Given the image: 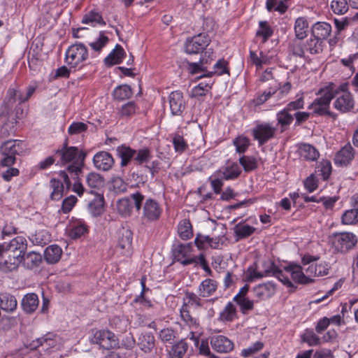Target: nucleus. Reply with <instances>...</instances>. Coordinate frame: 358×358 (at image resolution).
<instances>
[{
    "label": "nucleus",
    "instance_id": "f257e3e1",
    "mask_svg": "<svg viewBox=\"0 0 358 358\" xmlns=\"http://www.w3.org/2000/svg\"><path fill=\"white\" fill-rule=\"evenodd\" d=\"M56 154L60 156L62 164L72 162L71 164L68 166L67 171L73 180L78 179L79 175L82 173L86 152L79 151L77 147L68 146V142L66 140L62 148L56 151Z\"/></svg>",
    "mask_w": 358,
    "mask_h": 358
},
{
    "label": "nucleus",
    "instance_id": "f03ea898",
    "mask_svg": "<svg viewBox=\"0 0 358 358\" xmlns=\"http://www.w3.org/2000/svg\"><path fill=\"white\" fill-rule=\"evenodd\" d=\"M338 92L335 90V85L330 83L318 90L316 94L319 96L309 105L308 109L313 110V113L319 116L334 117V113L329 110L330 103Z\"/></svg>",
    "mask_w": 358,
    "mask_h": 358
},
{
    "label": "nucleus",
    "instance_id": "7ed1b4c3",
    "mask_svg": "<svg viewBox=\"0 0 358 358\" xmlns=\"http://www.w3.org/2000/svg\"><path fill=\"white\" fill-rule=\"evenodd\" d=\"M130 199L134 201L137 211H139L142 208L143 220L154 222L159 220L162 209L157 200L152 198H148L145 200L144 195L139 192L131 194Z\"/></svg>",
    "mask_w": 358,
    "mask_h": 358
},
{
    "label": "nucleus",
    "instance_id": "20e7f679",
    "mask_svg": "<svg viewBox=\"0 0 358 358\" xmlns=\"http://www.w3.org/2000/svg\"><path fill=\"white\" fill-rule=\"evenodd\" d=\"M25 150V144L20 140H8L0 146L2 158L1 166H11L16 162V156L20 155Z\"/></svg>",
    "mask_w": 358,
    "mask_h": 358
},
{
    "label": "nucleus",
    "instance_id": "39448f33",
    "mask_svg": "<svg viewBox=\"0 0 358 358\" xmlns=\"http://www.w3.org/2000/svg\"><path fill=\"white\" fill-rule=\"evenodd\" d=\"M329 241L335 251L345 253L354 248L357 238L352 232H336L329 236Z\"/></svg>",
    "mask_w": 358,
    "mask_h": 358
},
{
    "label": "nucleus",
    "instance_id": "423d86ee",
    "mask_svg": "<svg viewBox=\"0 0 358 358\" xmlns=\"http://www.w3.org/2000/svg\"><path fill=\"white\" fill-rule=\"evenodd\" d=\"M264 266L265 269L262 272L257 271L254 268L249 267L248 272L249 273L250 280L262 278L266 276H274L284 285H287V286L292 285L288 275H285L274 263H264Z\"/></svg>",
    "mask_w": 358,
    "mask_h": 358
},
{
    "label": "nucleus",
    "instance_id": "0eeeda50",
    "mask_svg": "<svg viewBox=\"0 0 358 358\" xmlns=\"http://www.w3.org/2000/svg\"><path fill=\"white\" fill-rule=\"evenodd\" d=\"M87 48L82 43L71 45L66 51L65 60L70 68H76L88 58Z\"/></svg>",
    "mask_w": 358,
    "mask_h": 358
},
{
    "label": "nucleus",
    "instance_id": "6e6552de",
    "mask_svg": "<svg viewBox=\"0 0 358 358\" xmlns=\"http://www.w3.org/2000/svg\"><path fill=\"white\" fill-rule=\"evenodd\" d=\"M24 102L20 91L9 88L0 107V116L8 117L13 114L14 109Z\"/></svg>",
    "mask_w": 358,
    "mask_h": 358
},
{
    "label": "nucleus",
    "instance_id": "1a4fd4ad",
    "mask_svg": "<svg viewBox=\"0 0 358 358\" xmlns=\"http://www.w3.org/2000/svg\"><path fill=\"white\" fill-rule=\"evenodd\" d=\"M335 90L338 92L334 106L341 113H346L351 110L355 106V101L352 94L347 90V85L343 84L336 87Z\"/></svg>",
    "mask_w": 358,
    "mask_h": 358
},
{
    "label": "nucleus",
    "instance_id": "9d476101",
    "mask_svg": "<svg viewBox=\"0 0 358 358\" xmlns=\"http://www.w3.org/2000/svg\"><path fill=\"white\" fill-rule=\"evenodd\" d=\"M91 341L99 345L105 350H110L119 347V339L112 331L106 329L97 330L94 332Z\"/></svg>",
    "mask_w": 358,
    "mask_h": 358
},
{
    "label": "nucleus",
    "instance_id": "9b49d317",
    "mask_svg": "<svg viewBox=\"0 0 358 358\" xmlns=\"http://www.w3.org/2000/svg\"><path fill=\"white\" fill-rule=\"evenodd\" d=\"M87 210L94 217L100 216L104 211L103 196L95 190L86 192Z\"/></svg>",
    "mask_w": 358,
    "mask_h": 358
},
{
    "label": "nucleus",
    "instance_id": "f8f14e48",
    "mask_svg": "<svg viewBox=\"0 0 358 358\" xmlns=\"http://www.w3.org/2000/svg\"><path fill=\"white\" fill-rule=\"evenodd\" d=\"M208 36L201 33L187 38L185 42V51L188 54H197L202 52L209 44Z\"/></svg>",
    "mask_w": 358,
    "mask_h": 358
},
{
    "label": "nucleus",
    "instance_id": "ddd939ff",
    "mask_svg": "<svg viewBox=\"0 0 358 358\" xmlns=\"http://www.w3.org/2000/svg\"><path fill=\"white\" fill-rule=\"evenodd\" d=\"M276 132V128L268 123L259 124L252 129L255 140L258 141L259 145H263L273 138Z\"/></svg>",
    "mask_w": 358,
    "mask_h": 358
},
{
    "label": "nucleus",
    "instance_id": "4468645a",
    "mask_svg": "<svg viewBox=\"0 0 358 358\" xmlns=\"http://www.w3.org/2000/svg\"><path fill=\"white\" fill-rule=\"evenodd\" d=\"M155 338L152 333L142 332L136 339V345L145 354H150L156 350Z\"/></svg>",
    "mask_w": 358,
    "mask_h": 358
},
{
    "label": "nucleus",
    "instance_id": "2eb2a0df",
    "mask_svg": "<svg viewBox=\"0 0 358 358\" xmlns=\"http://www.w3.org/2000/svg\"><path fill=\"white\" fill-rule=\"evenodd\" d=\"M213 349L219 353H227L234 349V343L222 335H215L210 338Z\"/></svg>",
    "mask_w": 358,
    "mask_h": 358
},
{
    "label": "nucleus",
    "instance_id": "dca6fc26",
    "mask_svg": "<svg viewBox=\"0 0 358 358\" xmlns=\"http://www.w3.org/2000/svg\"><path fill=\"white\" fill-rule=\"evenodd\" d=\"M6 253L16 254L23 257L27 248V241L23 236H17L8 243H3Z\"/></svg>",
    "mask_w": 358,
    "mask_h": 358
},
{
    "label": "nucleus",
    "instance_id": "f3484780",
    "mask_svg": "<svg viewBox=\"0 0 358 358\" xmlns=\"http://www.w3.org/2000/svg\"><path fill=\"white\" fill-rule=\"evenodd\" d=\"M169 105L172 115H180L185 108V102L182 93L175 91L169 95Z\"/></svg>",
    "mask_w": 358,
    "mask_h": 358
},
{
    "label": "nucleus",
    "instance_id": "a211bd4d",
    "mask_svg": "<svg viewBox=\"0 0 358 358\" xmlns=\"http://www.w3.org/2000/svg\"><path fill=\"white\" fill-rule=\"evenodd\" d=\"M93 163L96 169L106 171L112 168L114 159L110 153L101 151L94 156Z\"/></svg>",
    "mask_w": 358,
    "mask_h": 358
},
{
    "label": "nucleus",
    "instance_id": "6ab92c4d",
    "mask_svg": "<svg viewBox=\"0 0 358 358\" xmlns=\"http://www.w3.org/2000/svg\"><path fill=\"white\" fill-rule=\"evenodd\" d=\"M286 273H288L292 276V279L301 284H308L313 282V280L306 276L302 271V267L296 264H289L284 267Z\"/></svg>",
    "mask_w": 358,
    "mask_h": 358
},
{
    "label": "nucleus",
    "instance_id": "aec40b11",
    "mask_svg": "<svg viewBox=\"0 0 358 358\" xmlns=\"http://www.w3.org/2000/svg\"><path fill=\"white\" fill-rule=\"evenodd\" d=\"M6 259L0 262V271L8 273L16 270L22 263L23 257L16 254L6 253Z\"/></svg>",
    "mask_w": 358,
    "mask_h": 358
},
{
    "label": "nucleus",
    "instance_id": "412c9836",
    "mask_svg": "<svg viewBox=\"0 0 358 358\" xmlns=\"http://www.w3.org/2000/svg\"><path fill=\"white\" fill-rule=\"evenodd\" d=\"M331 31V24L324 22H317L311 28L312 36L317 38L322 42L330 35Z\"/></svg>",
    "mask_w": 358,
    "mask_h": 358
},
{
    "label": "nucleus",
    "instance_id": "4be33fe9",
    "mask_svg": "<svg viewBox=\"0 0 358 358\" xmlns=\"http://www.w3.org/2000/svg\"><path fill=\"white\" fill-rule=\"evenodd\" d=\"M39 299L35 293H28L22 299L21 306L23 310L29 314L33 313L38 308Z\"/></svg>",
    "mask_w": 358,
    "mask_h": 358
},
{
    "label": "nucleus",
    "instance_id": "5701e85b",
    "mask_svg": "<svg viewBox=\"0 0 358 358\" xmlns=\"http://www.w3.org/2000/svg\"><path fill=\"white\" fill-rule=\"evenodd\" d=\"M126 53L122 47L117 44L115 49L105 58L104 63L107 66H112L120 64L125 57Z\"/></svg>",
    "mask_w": 358,
    "mask_h": 358
},
{
    "label": "nucleus",
    "instance_id": "b1692460",
    "mask_svg": "<svg viewBox=\"0 0 358 358\" xmlns=\"http://www.w3.org/2000/svg\"><path fill=\"white\" fill-rule=\"evenodd\" d=\"M274 292L275 286L271 282L260 284L253 289L255 296L259 300L269 299L274 294Z\"/></svg>",
    "mask_w": 358,
    "mask_h": 358
},
{
    "label": "nucleus",
    "instance_id": "393cba45",
    "mask_svg": "<svg viewBox=\"0 0 358 358\" xmlns=\"http://www.w3.org/2000/svg\"><path fill=\"white\" fill-rule=\"evenodd\" d=\"M241 173V169L236 163L219 170L218 175L222 179L229 180L237 178Z\"/></svg>",
    "mask_w": 358,
    "mask_h": 358
},
{
    "label": "nucleus",
    "instance_id": "a878e982",
    "mask_svg": "<svg viewBox=\"0 0 358 358\" xmlns=\"http://www.w3.org/2000/svg\"><path fill=\"white\" fill-rule=\"evenodd\" d=\"M353 158V148L350 144H348L336 154L335 162L341 165H347Z\"/></svg>",
    "mask_w": 358,
    "mask_h": 358
},
{
    "label": "nucleus",
    "instance_id": "bb28decb",
    "mask_svg": "<svg viewBox=\"0 0 358 358\" xmlns=\"http://www.w3.org/2000/svg\"><path fill=\"white\" fill-rule=\"evenodd\" d=\"M42 262V256L40 253L36 252H29L23 255L22 263L24 266L29 269H33L38 267Z\"/></svg>",
    "mask_w": 358,
    "mask_h": 358
},
{
    "label": "nucleus",
    "instance_id": "cd10ccee",
    "mask_svg": "<svg viewBox=\"0 0 358 358\" xmlns=\"http://www.w3.org/2000/svg\"><path fill=\"white\" fill-rule=\"evenodd\" d=\"M62 248L57 245H52L46 248L44 251V259L48 264H55L61 258Z\"/></svg>",
    "mask_w": 358,
    "mask_h": 358
},
{
    "label": "nucleus",
    "instance_id": "c85d7f7f",
    "mask_svg": "<svg viewBox=\"0 0 358 358\" xmlns=\"http://www.w3.org/2000/svg\"><path fill=\"white\" fill-rule=\"evenodd\" d=\"M117 155L121 158L120 165L125 166L133 160L134 162L135 150L125 145L117 148Z\"/></svg>",
    "mask_w": 358,
    "mask_h": 358
},
{
    "label": "nucleus",
    "instance_id": "c756f323",
    "mask_svg": "<svg viewBox=\"0 0 358 358\" xmlns=\"http://www.w3.org/2000/svg\"><path fill=\"white\" fill-rule=\"evenodd\" d=\"M299 154L301 157L308 161H315L320 156L317 150L310 144L307 143L301 144L299 146Z\"/></svg>",
    "mask_w": 358,
    "mask_h": 358
},
{
    "label": "nucleus",
    "instance_id": "7c9ffc66",
    "mask_svg": "<svg viewBox=\"0 0 358 358\" xmlns=\"http://www.w3.org/2000/svg\"><path fill=\"white\" fill-rule=\"evenodd\" d=\"M217 287V285L215 280L212 279H206L202 281L199 286V296L202 297H208L216 291Z\"/></svg>",
    "mask_w": 358,
    "mask_h": 358
},
{
    "label": "nucleus",
    "instance_id": "2f4dec72",
    "mask_svg": "<svg viewBox=\"0 0 358 358\" xmlns=\"http://www.w3.org/2000/svg\"><path fill=\"white\" fill-rule=\"evenodd\" d=\"M17 300L15 297L9 294H0V307L7 312H13L16 309Z\"/></svg>",
    "mask_w": 358,
    "mask_h": 358
},
{
    "label": "nucleus",
    "instance_id": "473e14b6",
    "mask_svg": "<svg viewBox=\"0 0 358 358\" xmlns=\"http://www.w3.org/2000/svg\"><path fill=\"white\" fill-rule=\"evenodd\" d=\"M210 59L206 57H202L199 62H188L187 69L192 75L198 74L200 73H207L206 67L204 66L207 64Z\"/></svg>",
    "mask_w": 358,
    "mask_h": 358
},
{
    "label": "nucleus",
    "instance_id": "72a5a7b5",
    "mask_svg": "<svg viewBox=\"0 0 358 358\" xmlns=\"http://www.w3.org/2000/svg\"><path fill=\"white\" fill-rule=\"evenodd\" d=\"M308 29V23L305 17H298L294 24V31L298 39H303L306 37Z\"/></svg>",
    "mask_w": 358,
    "mask_h": 358
},
{
    "label": "nucleus",
    "instance_id": "f704fd0d",
    "mask_svg": "<svg viewBox=\"0 0 358 358\" xmlns=\"http://www.w3.org/2000/svg\"><path fill=\"white\" fill-rule=\"evenodd\" d=\"M329 266L326 262L318 264H311L306 269V272L308 275L324 276L329 273Z\"/></svg>",
    "mask_w": 358,
    "mask_h": 358
},
{
    "label": "nucleus",
    "instance_id": "c9c22d12",
    "mask_svg": "<svg viewBox=\"0 0 358 358\" xmlns=\"http://www.w3.org/2000/svg\"><path fill=\"white\" fill-rule=\"evenodd\" d=\"M50 187L52 192L50 194L52 200L58 201L61 199L64 194V184L59 180L52 178L50 182Z\"/></svg>",
    "mask_w": 358,
    "mask_h": 358
},
{
    "label": "nucleus",
    "instance_id": "e433bc0d",
    "mask_svg": "<svg viewBox=\"0 0 358 358\" xmlns=\"http://www.w3.org/2000/svg\"><path fill=\"white\" fill-rule=\"evenodd\" d=\"M180 317L182 320L190 327H197L199 325L198 319L190 315L189 307L184 303L180 308Z\"/></svg>",
    "mask_w": 358,
    "mask_h": 358
},
{
    "label": "nucleus",
    "instance_id": "4c0bfd02",
    "mask_svg": "<svg viewBox=\"0 0 358 358\" xmlns=\"http://www.w3.org/2000/svg\"><path fill=\"white\" fill-rule=\"evenodd\" d=\"M227 62L224 59H220L217 61L213 66V71H208L207 73H202L200 76H197L196 79H201L204 78H211V76L214 73H217L218 75H222L225 73H227L228 71L227 69L226 65Z\"/></svg>",
    "mask_w": 358,
    "mask_h": 358
},
{
    "label": "nucleus",
    "instance_id": "58836bf2",
    "mask_svg": "<svg viewBox=\"0 0 358 358\" xmlns=\"http://www.w3.org/2000/svg\"><path fill=\"white\" fill-rule=\"evenodd\" d=\"M305 50L310 54H319L323 50V42L313 36L304 45Z\"/></svg>",
    "mask_w": 358,
    "mask_h": 358
},
{
    "label": "nucleus",
    "instance_id": "ea45409f",
    "mask_svg": "<svg viewBox=\"0 0 358 358\" xmlns=\"http://www.w3.org/2000/svg\"><path fill=\"white\" fill-rule=\"evenodd\" d=\"M208 80L201 82L198 85L194 87L191 92L192 97L203 96L206 94L208 90L211 88L213 82L210 78H207Z\"/></svg>",
    "mask_w": 358,
    "mask_h": 358
},
{
    "label": "nucleus",
    "instance_id": "a19ab883",
    "mask_svg": "<svg viewBox=\"0 0 358 358\" xmlns=\"http://www.w3.org/2000/svg\"><path fill=\"white\" fill-rule=\"evenodd\" d=\"M82 23L90 24L92 27H95L97 24L101 25L106 24V22L101 15L99 13L94 11H90L86 14L83 17Z\"/></svg>",
    "mask_w": 358,
    "mask_h": 358
},
{
    "label": "nucleus",
    "instance_id": "79ce46f5",
    "mask_svg": "<svg viewBox=\"0 0 358 358\" xmlns=\"http://www.w3.org/2000/svg\"><path fill=\"white\" fill-rule=\"evenodd\" d=\"M293 120V116L285 108L277 113V120L281 127V132H283L291 124Z\"/></svg>",
    "mask_w": 358,
    "mask_h": 358
},
{
    "label": "nucleus",
    "instance_id": "37998d69",
    "mask_svg": "<svg viewBox=\"0 0 358 358\" xmlns=\"http://www.w3.org/2000/svg\"><path fill=\"white\" fill-rule=\"evenodd\" d=\"M273 31L266 21H260L256 36L262 37V42L265 43L273 35Z\"/></svg>",
    "mask_w": 358,
    "mask_h": 358
},
{
    "label": "nucleus",
    "instance_id": "c03bdc74",
    "mask_svg": "<svg viewBox=\"0 0 358 358\" xmlns=\"http://www.w3.org/2000/svg\"><path fill=\"white\" fill-rule=\"evenodd\" d=\"M132 95V90L129 85H122L117 87L113 91L115 99L124 100L129 99Z\"/></svg>",
    "mask_w": 358,
    "mask_h": 358
},
{
    "label": "nucleus",
    "instance_id": "a18cd8bd",
    "mask_svg": "<svg viewBox=\"0 0 358 358\" xmlns=\"http://www.w3.org/2000/svg\"><path fill=\"white\" fill-rule=\"evenodd\" d=\"M234 229L236 236L239 238H245L252 235L255 231L254 227L248 224H243L241 223L237 224Z\"/></svg>",
    "mask_w": 358,
    "mask_h": 358
},
{
    "label": "nucleus",
    "instance_id": "49530a36",
    "mask_svg": "<svg viewBox=\"0 0 358 358\" xmlns=\"http://www.w3.org/2000/svg\"><path fill=\"white\" fill-rule=\"evenodd\" d=\"M178 234L180 238L184 240H187L192 236V224L188 220H183L180 222L178 225Z\"/></svg>",
    "mask_w": 358,
    "mask_h": 358
},
{
    "label": "nucleus",
    "instance_id": "de8ad7c7",
    "mask_svg": "<svg viewBox=\"0 0 358 358\" xmlns=\"http://www.w3.org/2000/svg\"><path fill=\"white\" fill-rule=\"evenodd\" d=\"M187 348L188 344L182 340L173 345L171 351L172 358H182Z\"/></svg>",
    "mask_w": 358,
    "mask_h": 358
},
{
    "label": "nucleus",
    "instance_id": "09e8293b",
    "mask_svg": "<svg viewBox=\"0 0 358 358\" xmlns=\"http://www.w3.org/2000/svg\"><path fill=\"white\" fill-rule=\"evenodd\" d=\"M132 232L129 229H122L119 237L118 245L122 249H129L132 243Z\"/></svg>",
    "mask_w": 358,
    "mask_h": 358
},
{
    "label": "nucleus",
    "instance_id": "8fccbe9b",
    "mask_svg": "<svg viewBox=\"0 0 358 358\" xmlns=\"http://www.w3.org/2000/svg\"><path fill=\"white\" fill-rule=\"evenodd\" d=\"M236 315V310L235 306L229 302L224 309L220 313V318L222 321H232Z\"/></svg>",
    "mask_w": 358,
    "mask_h": 358
},
{
    "label": "nucleus",
    "instance_id": "3c124183",
    "mask_svg": "<svg viewBox=\"0 0 358 358\" xmlns=\"http://www.w3.org/2000/svg\"><path fill=\"white\" fill-rule=\"evenodd\" d=\"M152 158L150 151L148 148L135 150L134 162L136 164H142L148 162Z\"/></svg>",
    "mask_w": 358,
    "mask_h": 358
},
{
    "label": "nucleus",
    "instance_id": "603ef678",
    "mask_svg": "<svg viewBox=\"0 0 358 358\" xmlns=\"http://www.w3.org/2000/svg\"><path fill=\"white\" fill-rule=\"evenodd\" d=\"M109 38L104 34L103 31H100L99 38L96 41L89 43V45L95 52H100L103 47L108 43Z\"/></svg>",
    "mask_w": 358,
    "mask_h": 358
},
{
    "label": "nucleus",
    "instance_id": "864d4df0",
    "mask_svg": "<svg viewBox=\"0 0 358 358\" xmlns=\"http://www.w3.org/2000/svg\"><path fill=\"white\" fill-rule=\"evenodd\" d=\"M342 222L345 224H354L358 222V208L346 210L342 215Z\"/></svg>",
    "mask_w": 358,
    "mask_h": 358
},
{
    "label": "nucleus",
    "instance_id": "5fc2aeb1",
    "mask_svg": "<svg viewBox=\"0 0 358 358\" xmlns=\"http://www.w3.org/2000/svg\"><path fill=\"white\" fill-rule=\"evenodd\" d=\"M195 341L196 345H199V354L205 356H208L210 358H217L215 355L211 354L207 340H202L199 343L198 338L194 337V335L191 337Z\"/></svg>",
    "mask_w": 358,
    "mask_h": 358
},
{
    "label": "nucleus",
    "instance_id": "6e6d98bb",
    "mask_svg": "<svg viewBox=\"0 0 358 358\" xmlns=\"http://www.w3.org/2000/svg\"><path fill=\"white\" fill-rule=\"evenodd\" d=\"M176 331L172 328H164L159 333V337L164 343H173L176 338Z\"/></svg>",
    "mask_w": 358,
    "mask_h": 358
},
{
    "label": "nucleus",
    "instance_id": "4d7b16f0",
    "mask_svg": "<svg viewBox=\"0 0 358 358\" xmlns=\"http://www.w3.org/2000/svg\"><path fill=\"white\" fill-rule=\"evenodd\" d=\"M331 8L334 13L343 15L348 10V2L346 0H332Z\"/></svg>",
    "mask_w": 358,
    "mask_h": 358
},
{
    "label": "nucleus",
    "instance_id": "13d9d810",
    "mask_svg": "<svg viewBox=\"0 0 358 358\" xmlns=\"http://www.w3.org/2000/svg\"><path fill=\"white\" fill-rule=\"evenodd\" d=\"M87 184L92 188H98L103 183V178L98 173H90L86 178Z\"/></svg>",
    "mask_w": 358,
    "mask_h": 358
},
{
    "label": "nucleus",
    "instance_id": "bf43d9fd",
    "mask_svg": "<svg viewBox=\"0 0 358 358\" xmlns=\"http://www.w3.org/2000/svg\"><path fill=\"white\" fill-rule=\"evenodd\" d=\"M239 162L246 172L251 171L257 168V161L252 157L244 155L239 159Z\"/></svg>",
    "mask_w": 358,
    "mask_h": 358
},
{
    "label": "nucleus",
    "instance_id": "052dcab7",
    "mask_svg": "<svg viewBox=\"0 0 358 358\" xmlns=\"http://www.w3.org/2000/svg\"><path fill=\"white\" fill-rule=\"evenodd\" d=\"M264 343L262 341H257L251 346H249L247 348L243 349L241 351V356L243 357H248L252 356V355L259 352L264 348Z\"/></svg>",
    "mask_w": 358,
    "mask_h": 358
},
{
    "label": "nucleus",
    "instance_id": "680f3d73",
    "mask_svg": "<svg viewBox=\"0 0 358 358\" xmlns=\"http://www.w3.org/2000/svg\"><path fill=\"white\" fill-rule=\"evenodd\" d=\"M301 338L303 342L307 343L311 346L320 344V338L313 332V330H306L301 336Z\"/></svg>",
    "mask_w": 358,
    "mask_h": 358
},
{
    "label": "nucleus",
    "instance_id": "e2e57ef3",
    "mask_svg": "<svg viewBox=\"0 0 358 358\" xmlns=\"http://www.w3.org/2000/svg\"><path fill=\"white\" fill-rule=\"evenodd\" d=\"M234 144L236 146L237 152L243 153L248 149L250 141L247 137L238 136L234 139Z\"/></svg>",
    "mask_w": 358,
    "mask_h": 358
},
{
    "label": "nucleus",
    "instance_id": "0e129e2a",
    "mask_svg": "<svg viewBox=\"0 0 358 358\" xmlns=\"http://www.w3.org/2000/svg\"><path fill=\"white\" fill-rule=\"evenodd\" d=\"M131 204L130 199L124 198L120 199L117 202V209L119 212L124 215H130L131 212Z\"/></svg>",
    "mask_w": 358,
    "mask_h": 358
},
{
    "label": "nucleus",
    "instance_id": "69168bd1",
    "mask_svg": "<svg viewBox=\"0 0 358 358\" xmlns=\"http://www.w3.org/2000/svg\"><path fill=\"white\" fill-rule=\"evenodd\" d=\"M191 245L190 244H179L176 248L173 250V255L176 260H178V257H186L187 254L191 250Z\"/></svg>",
    "mask_w": 358,
    "mask_h": 358
},
{
    "label": "nucleus",
    "instance_id": "338daca9",
    "mask_svg": "<svg viewBox=\"0 0 358 358\" xmlns=\"http://www.w3.org/2000/svg\"><path fill=\"white\" fill-rule=\"evenodd\" d=\"M87 124L80 122H73L68 129V133L70 135L79 134L87 129Z\"/></svg>",
    "mask_w": 358,
    "mask_h": 358
},
{
    "label": "nucleus",
    "instance_id": "774afa93",
    "mask_svg": "<svg viewBox=\"0 0 358 358\" xmlns=\"http://www.w3.org/2000/svg\"><path fill=\"white\" fill-rule=\"evenodd\" d=\"M173 144L176 152L179 153L183 152L187 148V145L183 137L179 134L174 136L173 138Z\"/></svg>",
    "mask_w": 358,
    "mask_h": 358
}]
</instances>
